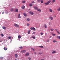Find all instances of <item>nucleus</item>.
<instances>
[{
	"label": "nucleus",
	"instance_id": "1",
	"mask_svg": "<svg viewBox=\"0 0 60 60\" xmlns=\"http://www.w3.org/2000/svg\"><path fill=\"white\" fill-rule=\"evenodd\" d=\"M14 25L15 26V27H17L18 28H19V26L16 24H14Z\"/></svg>",
	"mask_w": 60,
	"mask_h": 60
},
{
	"label": "nucleus",
	"instance_id": "2",
	"mask_svg": "<svg viewBox=\"0 0 60 60\" xmlns=\"http://www.w3.org/2000/svg\"><path fill=\"white\" fill-rule=\"evenodd\" d=\"M30 29L31 30H34V31H35L36 30V29L34 27H31L30 28Z\"/></svg>",
	"mask_w": 60,
	"mask_h": 60
},
{
	"label": "nucleus",
	"instance_id": "3",
	"mask_svg": "<svg viewBox=\"0 0 60 60\" xmlns=\"http://www.w3.org/2000/svg\"><path fill=\"white\" fill-rule=\"evenodd\" d=\"M49 19L50 20H52L53 19V17H52L50 16L49 17Z\"/></svg>",
	"mask_w": 60,
	"mask_h": 60
},
{
	"label": "nucleus",
	"instance_id": "4",
	"mask_svg": "<svg viewBox=\"0 0 60 60\" xmlns=\"http://www.w3.org/2000/svg\"><path fill=\"white\" fill-rule=\"evenodd\" d=\"M49 11L50 12H53V10L49 8Z\"/></svg>",
	"mask_w": 60,
	"mask_h": 60
},
{
	"label": "nucleus",
	"instance_id": "5",
	"mask_svg": "<svg viewBox=\"0 0 60 60\" xmlns=\"http://www.w3.org/2000/svg\"><path fill=\"white\" fill-rule=\"evenodd\" d=\"M25 55L26 56H28L29 55V53H27L25 54Z\"/></svg>",
	"mask_w": 60,
	"mask_h": 60
},
{
	"label": "nucleus",
	"instance_id": "6",
	"mask_svg": "<svg viewBox=\"0 0 60 60\" xmlns=\"http://www.w3.org/2000/svg\"><path fill=\"white\" fill-rule=\"evenodd\" d=\"M34 9L35 10H38V7H34Z\"/></svg>",
	"mask_w": 60,
	"mask_h": 60
},
{
	"label": "nucleus",
	"instance_id": "7",
	"mask_svg": "<svg viewBox=\"0 0 60 60\" xmlns=\"http://www.w3.org/2000/svg\"><path fill=\"white\" fill-rule=\"evenodd\" d=\"M29 13L31 15H34V13H33V12L32 11H30L29 12Z\"/></svg>",
	"mask_w": 60,
	"mask_h": 60
},
{
	"label": "nucleus",
	"instance_id": "8",
	"mask_svg": "<svg viewBox=\"0 0 60 60\" xmlns=\"http://www.w3.org/2000/svg\"><path fill=\"white\" fill-rule=\"evenodd\" d=\"M14 11L15 12H18L19 10H18V9L16 8L15 9Z\"/></svg>",
	"mask_w": 60,
	"mask_h": 60
},
{
	"label": "nucleus",
	"instance_id": "9",
	"mask_svg": "<svg viewBox=\"0 0 60 60\" xmlns=\"http://www.w3.org/2000/svg\"><path fill=\"white\" fill-rule=\"evenodd\" d=\"M56 51H54L53 52H52V54H54L56 53Z\"/></svg>",
	"mask_w": 60,
	"mask_h": 60
},
{
	"label": "nucleus",
	"instance_id": "10",
	"mask_svg": "<svg viewBox=\"0 0 60 60\" xmlns=\"http://www.w3.org/2000/svg\"><path fill=\"white\" fill-rule=\"evenodd\" d=\"M20 14H19L18 15V17L19 19H20L21 18V16H20Z\"/></svg>",
	"mask_w": 60,
	"mask_h": 60
},
{
	"label": "nucleus",
	"instance_id": "11",
	"mask_svg": "<svg viewBox=\"0 0 60 60\" xmlns=\"http://www.w3.org/2000/svg\"><path fill=\"white\" fill-rule=\"evenodd\" d=\"M15 58H17L18 57V55L17 54H15Z\"/></svg>",
	"mask_w": 60,
	"mask_h": 60
},
{
	"label": "nucleus",
	"instance_id": "12",
	"mask_svg": "<svg viewBox=\"0 0 60 60\" xmlns=\"http://www.w3.org/2000/svg\"><path fill=\"white\" fill-rule=\"evenodd\" d=\"M45 5H49V2H45Z\"/></svg>",
	"mask_w": 60,
	"mask_h": 60
},
{
	"label": "nucleus",
	"instance_id": "13",
	"mask_svg": "<svg viewBox=\"0 0 60 60\" xmlns=\"http://www.w3.org/2000/svg\"><path fill=\"white\" fill-rule=\"evenodd\" d=\"M26 52V51L25 50H23L21 51L22 53H25V52Z\"/></svg>",
	"mask_w": 60,
	"mask_h": 60
},
{
	"label": "nucleus",
	"instance_id": "14",
	"mask_svg": "<svg viewBox=\"0 0 60 60\" xmlns=\"http://www.w3.org/2000/svg\"><path fill=\"white\" fill-rule=\"evenodd\" d=\"M42 53H43V52H39L38 53V54L39 55H42Z\"/></svg>",
	"mask_w": 60,
	"mask_h": 60
},
{
	"label": "nucleus",
	"instance_id": "15",
	"mask_svg": "<svg viewBox=\"0 0 60 60\" xmlns=\"http://www.w3.org/2000/svg\"><path fill=\"white\" fill-rule=\"evenodd\" d=\"M29 5L30 7H32V5H33V4H32L30 3L29 4Z\"/></svg>",
	"mask_w": 60,
	"mask_h": 60
},
{
	"label": "nucleus",
	"instance_id": "16",
	"mask_svg": "<svg viewBox=\"0 0 60 60\" xmlns=\"http://www.w3.org/2000/svg\"><path fill=\"white\" fill-rule=\"evenodd\" d=\"M2 28H3V29H4V30H5V29H6V27H4V26H3L2 27Z\"/></svg>",
	"mask_w": 60,
	"mask_h": 60
},
{
	"label": "nucleus",
	"instance_id": "17",
	"mask_svg": "<svg viewBox=\"0 0 60 60\" xmlns=\"http://www.w3.org/2000/svg\"><path fill=\"white\" fill-rule=\"evenodd\" d=\"M25 2H26V1L25 0L23 1L22 2V3H23V4H25Z\"/></svg>",
	"mask_w": 60,
	"mask_h": 60
},
{
	"label": "nucleus",
	"instance_id": "18",
	"mask_svg": "<svg viewBox=\"0 0 60 60\" xmlns=\"http://www.w3.org/2000/svg\"><path fill=\"white\" fill-rule=\"evenodd\" d=\"M22 8L23 9H25V6H22Z\"/></svg>",
	"mask_w": 60,
	"mask_h": 60
},
{
	"label": "nucleus",
	"instance_id": "19",
	"mask_svg": "<svg viewBox=\"0 0 60 60\" xmlns=\"http://www.w3.org/2000/svg\"><path fill=\"white\" fill-rule=\"evenodd\" d=\"M54 29L52 28L50 30L51 31H54Z\"/></svg>",
	"mask_w": 60,
	"mask_h": 60
},
{
	"label": "nucleus",
	"instance_id": "20",
	"mask_svg": "<svg viewBox=\"0 0 60 60\" xmlns=\"http://www.w3.org/2000/svg\"><path fill=\"white\" fill-rule=\"evenodd\" d=\"M55 1H56V0H52V3H54L55 2Z\"/></svg>",
	"mask_w": 60,
	"mask_h": 60
},
{
	"label": "nucleus",
	"instance_id": "21",
	"mask_svg": "<svg viewBox=\"0 0 60 60\" xmlns=\"http://www.w3.org/2000/svg\"><path fill=\"white\" fill-rule=\"evenodd\" d=\"M10 11H14V9L13 8H11L10 10Z\"/></svg>",
	"mask_w": 60,
	"mask_h": 60
},
{
	"label": "nucleus",
	"instance_id": "22",
	"mask_svg": "<svg viewBox=\"0 0 60 60\" xmlns=\"http://www.w3.org/2000/svg\"><path fill=\"white\" fill-rule=\"evenodd\" d=\"M37 10L38 11H39V12H41V10L40 9H38Z\"/></svg>",
	"mask_w": 60,
	"mask_h": 60
},
{
	"label": "nucleus",
	"instance_id": "23",
	"mask_svg": "<svg viewBox=\"0 0 60 60\" xmlns=\"http://www.w3.org/2000/svg\"><path fill=\"white\" fill-rule=\"evenodd\" d=\"M23 15L25 17H26V14L25 13H23Z\"/></svg>",
	"mask_w": 60,
	"mask_h": 60
},
{
	"label": "nucleus",
	"instance_id": "24",
	"mask_svg": "<svg viewBox=\"0 0 60 60\" xmlns=\"http://www.w3.org/2000/svg\"><path fill=\"white\" fill-rule=\"evenodd\" d=\"M39 47L40 48H43V46H39Z\"/></svg>",
	"mask_w": 60,
	"mask_h": 60
},
{
	"label": "nucleus",
	"instance_id": "25",
	"mask_svg": "<svg viewBox=\"0 0 60 60\" xmlns=\"http://www.w3.org/2000/svg\"><path fill=\"white\" fill-rule=\"evenodd\" d=\"M18 38L19 39H20V38H21V36H20L19 35L18 36Z\"/></svg>",
	"mask_w": 60,
	"mask_h": 60
},
{
	"label": "nucleus",
	"instance_id": "26",
	"mask_svg": "<svg viewBox=\"0 0 60 60\" xmlns=\"http://www.w3.org/2000/svg\"><path fill=\"white\" fill-rule=\"evenodd\" d=\"M57 39H60V36H57Z\"/></svg>",
	"mask_w": 60,
	"mask_h": 60
},
{
	"label": "nucleus",
	"instance_id": "27",
	"mask_svg": "<svg viewBox=\"0 0 60 60\" xmlns=\"http://www.w3.org/2000/svg\"><path fill=\"white\" fill-rule=\"evenodd\" d=\"M1 35L2 37H4V35L3 34H1Z\"/></svg>",
	"mask_w": 60,
	"mask_h": 60
},
{
	"label": "nucleus",
	"instance_id": "28",
	"mask_svg": "<svg viewBox=\"0 0 60 60\" xmlns=\"http://www.w3.org/2000/svg\"><path fill=\"white\" fill-rule=\"evenodd\" d=\"M44 27L45 28H47V25H45Z\"/></svg>",
	"mask_w": 60,
	"mask_h": 60
},
{
	"label": "nucleus",
	"instance_id": "29",
	"mask_svg": "<svg viewBox=\"0 0 60 60\" xmlns=\"http://www.w3.org/2000/svg\"><path fill=\"white\" fill-rule=\"evenodd\" d=\"M41 4H43V0H41Z\"/></svg>",
	"mask_w": 60,
	"mask_h": 60
},
{
	"label": "nucleus",
	"instance_id": "30",
	"mask_svg": "<svg viewBox=\"0 0 60 60\" xmlns=\"http://www.w3.org/2000/svg\"><path fill=\"white\" fill-rule=\"evenodd\" d=\"M4 49L5 50H7V48L5 47H4Z\"/></svg>",
	"mask_w": 60,
	"mask_h": 60
},
{
	"label": "nucleus",
	"instance_id": "31",
	"mask_svg": "<svg viewBox=\"0 0 60 60\" xmlns=\"http://www.w3.org/2000/svg\"><path fill=\"white\" fill-rule=\"evenodd\" d=\"M57 11H60V7L59 8L57 9Z\"/></svg>",
	"mask_w": 60,
	"mask_h": 60
},
{
	"label": "nucleus",
	"instance_id": "32",
	"mask_svg": "<svg viewBox=\"0 0 60 60\" xmlns=\"http://www.w3.org/2000/svg\"><path fill=\"white\" fill-rule=\"evenodd\" d=\"M30 30L28 31V34H30Z\"/></svg>",
	"mask_w": 60,
	"mask_h": 60
},
{
	"label": "nucleus",
	"instance_id": "33",
	"mask_svg": "<svg viewBox=\"0 0 60 60\" xmlns=\"http://www.w3.org/2000/svg\"><path fill=\"white\" fill-rule=\"evenodd\" d=\"M52 35L53 36H55L56 35L55 34H54L53 33H52Z\"/></svg>",
	"mask_w": 60,
	"mask_h": 60
},
{
	"label": "nucleus",
	"instance_id": "34",
	"mask_svg": "<svg viewBox=\"0 0 60 60\" xmlns=\"http://www.w3.org/2000/svg\"><path fill=\"white\" fill-rule=\"evenodd\" d=\"M27 20L29 21L30 20V19L29 18H28L27 19Z\"/></svg>",
	"mask_w": 60,
	"mask_h": 60
},
{
	"label": "nucleus",
	"instance_id": "35",
	"mask_svg": "<svg viewBox=\"0 0 60 60\" xmlns=\"http://www.w3.org/2000/svg\"><path fill=\"white\" fill-rule=\"evenodd\" d=\"M11 37H8V39H11Z\"/></svg>",
	"mask_w": 60,
	"mask_h": 60
},
{
	"label": "nucleus",
	"instance_id": "36",
	"mask_svg": "<svg viewBox=\"0 0 60 60\" xmlns=\"http://www.w3.org/2000/svg\"><path fill=\"white\" fill-rule=\"evenodd\" d=\"M56 40H54L53 41V42H56Z\"/></svg>",
	"mask_w": 60,
	"mask_h": 60
},
{
	"label": "nucleus",
	"instance_id": "37",
	"mask_svg": "<svg viewBox=\"0 0 60 60\" xmlns=\"http://www.w3.org/2000/svg\"><path fill=\"white\" fill-rule=\"evenodd\" d=\"M30 25V24L29 23L27 24V26H29Z\"/></svg>",
	"mask_w": 60,
	"mask_h": 60
},
{
	"label": "nucleus",
	"instance_id": "38",
	"mask_svg": "<svg viewBox=\"0 0 60 60\" xmlns=\"http://www.w3.org/2000/svg\"><path fill=\"white\" fill-rule=\"evenodd\" d=\"M57 32L58 34H60V32H59V31H57Z\"/></svg>",
	"mask_w": 60,
	"mask_h": 60
},
{
	"label": "nucleus",
	"instance_id": "39",
	"mask_svg": "<svg viewBox=\"0 0 60 60\" xmlns=\"http://www.w3.org/2000/svg\"><path fill=\"white\" fill-rule=\"evenodd\" d=\"M50 2H51V1H50V0H49V1H48V3H49H49H50Z\"/></svg>",
	"mask_w": 60,
	"mask_h": 60
},
{
	"label": "nucleus",
	"instance_id": "40",
	"mask_svg": "<svg viewBox=\"0 0 60 60\" xmlns=\"http://www.w3.org/2000/svg\"><path fill=\"white\" fill-rule=\"evenodd\" d=\"M28 59H29V60H31V58L30 57H28Z\"/></svg>",
	"mask_w": 60,
	"mask_h": 60
},
{
	"label": "nucleus",
	"instance_id": "41",
	"mask_svg": "<svg viewBox=\"0 0 60 60\" xmlns=\"http://www.w3.org/2000/svg\"><path fill=\"white\" fill-rule=\"evenodd\" d=\"M19 48L20 49H22V48H23V47H22V46H21V47H19Z\"/></svg>",
	"mask_w": 60,
	"mask_h": 60
},
{
	"label": "nucleus",
	"instance_id": "42",
	"mask_svg": "<svg viewBox=\"0 0 60 60\" xmlns=\"http://www.w3.org/2000/svg\"><path fill=\"white\" fill-rule=\"evenodd\" d=\"M34 3H35V2L34 1H33L32 2V3L33 4H34Z\"/></svg>",
	"mask_w": 60,
	"mask_h": 60
},
{
	"label": "nucleus",
	"instance_id": "43",
	"mask_svg": "<svg viewBox=\"0 0 60 60\" xmlns=\"http://www.w3.org/2000/svg\"><path fill=\"white\" fill-rule=\"evenodd\" d=\"M40 34H41V35H43V33H41Z\"/></svg>",
	"mask_w": 60,
	"mask_h": 60
},
{
	"label": "nucleus",
	"instance_id": "44",
	"mask_svg": "<svg viewBox=\"0 0 60 60\" xmlns=\"http://www.w3.org/2000/svg\"><path fill=\"white\" fill-rule=\"evenodd\" d=\"M33 38L34 39L35 38V37H33Z\"/></svg>",
	"mask_w": 60,
	"mask_h": 60
},
{
	"label": "nucleus",
	"instance_id": "45",
	"mask_svg": "<svg viewBox=\"0 0 60 60\" xmlns=\"http://www.w3.org/2000/svg\"><path fill=\"white\" fill-rule=\"evenodd\" d=\"M2 13L3 14H4V11H3L2 12Z\"/></svg>",
	"mask_w": 60,
	"mask_h": 60
},
{
	"label": "nucleus",
	"instance_id": "46",
	"mask_svg": "<svg viewBox=\"0 0 60 60\" xmlns=\"http://www.w3.org/2000/svg\"><path fill=\"white\" fill-rule=\"evenodd\" d=\"M36 33L35 32H33V34H35Z\"/></svg>",
	"mask_w": 60,
	"mask_h": 60
},
{
	"label": "nucleus",
	"instance_id": "47",
	"mask_svg": "<svg viewBox=\"0 0 60 60\" xmlns=\"http://www.w3.org/2000/svg\"><path fill=\"white\" fill-rule=\"evenodd\" d=\"M32 49V50H34H34H35L34 49L32 48V49Z\"/></svg>",
	"mask_w": 60,
	"mask_h": 60
},
{
	"label": "nucleus",
	"instance_id": "48",
	"mask_svg": "<svg viewBox=\"0 0 60 60\" xmlns=\"http://www.w3.org/2000/svg\"><path fill=\"white\" fill-rule=\"evenodd\" d=\"M3 58H4L2 57H1V59H3Z\"/></svg>",
	"mask_w": 60,
	"mask_h": 60
},
{
	"label": "nucleus",
	"instance_id": "49",
	"mask_svg": "<svg viewBox=\"0 0 60 60\" xmlns=\"http://www.w3.org/2000/svg\"><path fill=\"white\" fill-rule=\"evenodd\" d=\"M41 1V0H38V2H39V1Z\"/></svg>",
	"mask_w": 60,
	"mask_h": 60
},
{
	"label": "nucleus",
	"instance_id": "50",
	"mask_svg": "<svg viewBox=\"0 0 60 60\" xmlns=\"http://www.w3.org/2000/svg\"><path fill=\"white\" fill-rule=\"evenodd\" d=\"M34 54H37V53L36 52H34Z\"/></svg>",
	"mask_w": 60,
	"mask_h": 60
},
{
	"label": "nucleus",
	"instance_id": "51",
	"mask_svg": "<svg viewBox=\"0 0 60 60\" xmlns=\"http://www.w3.org/2000/svg\"><path fill=\"white\" fill-rule=\"evenodd\" d=\"M49 25H50V22H49Z\"/></svg>",
	"mask_w": 60,
	"mask_h": 60
},
{
	"label": "nucleus",
	"instance_id": "52",
	"mask_svg": "<svg viewBox=\"0 0 60 60\" xmlns=\"http://www.w3.org/2000/svg\"><path fill=\"white\" fill-rule=\"evenodd\" d=\"M47 42H49V40H48L47 41Z\"/></svg>",
	"mask_w": 60,
	"mask_h": 60
},
{
	"label": "nucleus",
	"instance_id": "53",
	"mask_svg": "<svg viewBox=\"0 0 60 60\" xmlns=\"http://www.w3.org/2000/svg\"><path fill=\"white\" fill-rule=\"evenodd\" d=\"M6 13H8V12H6Z\"/></svg>",
	"mask_w": 60,
	"mask_h": 60
},
{
	"label": "nucleus",
	"instance_id": "54",
	"mask_svg": "<svg viewBox=\"0 0 60 60\" xmlns=\"http://www.w3.org/2000/svg\"><path fill=\"white\" fill-rule=\"evenodd\" d=\"M51 36H50L49 37V38H51Z\"/></svg>",
	"mask_w": 60,
	"mask_h": 60
},
{
	"label": "nucleus",
	"instance_id": "55",
	"mask_svg": "<svg viewBox=\"0 0 60 60\" xmlns=\"http://www.w3.org/2000/svg\"><path fill=\"white\" fill-rule=\"evenodd\" d=\"M55 30H56V31H57V30L55 29Z\"/></svg>",
	"mask_w": 60,
	"mask_h": 60
},
{
	"label": "nucleus",
	"instance_id": "56",
	"mask_svg": "<svg viewBox=\"0 0 60 60\" xmlns=\"http://www.w3.org/2000/svg\"><path fill=\"white\" fill-rule=\"evenodd\" d=\"M15 60H17L16 59H15Z\"/></svg>",
	"mask_w": 60,
	"mask_h": 60
},
{
	"label": "nucleus",
	"instance_id": "57",
	"mask_svg": "<svg viewBox=\"0 0 60 60\" xmlns=\"http://www.w3.org/2000/svg\"><path fill=\"white\" fill-rule=\"evenodd\" d=\"M0 28H1V27H0Z\"/></svg>",
	"mask_w": 60,
	"mask_h": 60
},
{
	"label": "nucleus",
	"instance_id": "58",
	"mask_svg": "<svg viewBox=\"0 0 60 60\" xmlns=\"http://www.w3.org/2000/svg\"><path fill=\"white\" fill-rule=\"evenodd\" d=\"M1 42L2 41H1Z\"/></svg>",
	"mask_w": 60,
	"mask_h": 60
}]
</instances>
